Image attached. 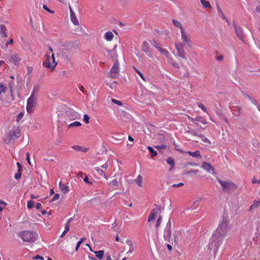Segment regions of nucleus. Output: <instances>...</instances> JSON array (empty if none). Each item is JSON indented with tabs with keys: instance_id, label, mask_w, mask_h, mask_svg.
Wrapping results in <instances>:
<instances>
[{
	"instance_id": "obj_32",
	"label": "nucleus",
	"mask_w": 260,
	"mask_h": 260,
	"mask_svg": "<svg viewBox=\"0 0 260 260\" xmlns=\"http://www.w3.org/2000/svg\"><path fill=\"white\" fill-rule=\"evenodd\" d=\"M72 148L77 151L86 152L87 150V148H83L79 145H74L72 146Z\"/></svg>"
},
{
	"instance_id": "obj_58",
	"label": "nucleus",
	"mask_w": 260,
	"mask_h": 260,
	"mask_svg": "<svg viewBox=\"0 0 260 260\" xmlns=\"http://www.w3.org/2000/svg\"><path fill=\"white\" fill-rule=\"evenodd\" d=\"M200 138H202V140L204 142L208 143L210 144V141L206 137H205L203 135V137H200Z\"/></svg>"
},
{
	"instance_id": "obj_48",
	"label": "nucleus",
	"mask_w": 260,
	"mask_h": 260,
	"mask_svg": "<svg viewBox=\"0 0 260 260\" xmlns=\"http://www.w3.org/2000/svg\"><path fill=\"white\" fill-rule=\"evenodd\" d=\"M34 202L32 200H29L27 202V206L28 209H31L34 207Z\"/></svg>"
},
{
	"instance_id": "obj_50",
	"label": "nucleus",
	"mask_w": 260,
	"mask_h": 260,
	"mask_svg": "<svg viewBox=\"0 0 260 260\" xmlns=\"http://www.w3.org/2000/svg\"><path fill=\"white\" fill-rule=\"evenodd\" d=\"M112 102L113 103H114V104H115L116 105H118L119 106H122V102L121 101H118V100H117L116 99H112Z\"/></svg>"
},
{
	"instance_id": "obj_37",
	"label": "nucleus",
	"mask_w": 260,
	"mask_h": 260,
	"mask_svg": "<svg viewBox=\"0 0 260 260\" xmlns=\"http://www.w3.org/2000/svg\"><path fill=\"white\" fill-rule=\"evenodd\" d=\"M201 3L203 7L206 8H211V6L209 2V1L206 0H201Z\"/></svg>"
},
{
	"instance_id": "obj_36",
	"label": "nucleus",
	"mask_w": 260,
	"mask_h": 260,
	"mask_svg": "<svg viewBox=\"0 0 260 260\" xmlns=\"http://www.w3.org/2000/svg\"><path fill=\"white\" fill-rule=\"evenodd\" d=\"M172 22H173L174 25L175 26H176V27H177L178 28H180L181 30L184 29L183 27V26H182V24H181V22L180 21H179L178 20H176L175 19H173L172 20Z\"/></svg>"
},
{
	"instance_id": "obj_35",
	"label": "nucleus",
	"mask_w": 260,
	"mask_h": 260,
	"mask_svg": "<svg viewBox=\"0 0 260 260\" xmlns=\"http://www.w3.org/2000/svg\"><path fill=\"white\" fill-rule=\"evenodd\" d=\"M148 150H149V152L151 153V157H153L154 156H155L157 155V153L156 151L154 150V149L151 146H148L147 147Z\"/></svg>"
},
{
	"instance_id": "obj_55",
	"label": "nucleus",
	"mask_w": 260,
	"mask_h": 260,
	"mask_svg": "<svg viewBox=\"0 0 260 260\" xmlns=\"http://www.w3.org/2000/svg\"><path fill=\"white\" fill-rule=\"evenodd\" d=\"M23 115L24 113L23 112H21L20 113H19L17 116L16 121L18 122L19 120H20L21 118L23 117Z\"/></svg>"
},
{
	"instance_id": "obj_27",
	"label": "nucleus",
	"mask_w": 260,
	"mask_h": 260,
	"mask_svg": "<svg viewBox=\"0 0 260 260\" xmlns=\"http://www.w3.org/2000/svg\"><path fill=\"white\" fill-rule=\"evenodd\" d=\"M0 31L2 36L4 38H7L8 35L6 33V28L4 25H0Z\"/></svg>"
},
{
	"instance_id": "obj_9",
	"label": "nucleus",
	"mask_w": 260,
	"mask_h": 260,
	"mask_svg": "<svg viewBox=\"0 0 260 260\" xmlns=\"http://www.w3.org/2000/svg\"><path fill=\"white\" fill-rule=\"evenodd\" d=\"M119 62L117 59H116L110 70L111 77L112 78H116L117 77V75L119 73Z\"/></svg>"
},
{
	"instance_id": "obj_10",
	"label": "nucleus",
	"mask_w": 260,
	"mask_h": 260,
	"mask_svg": "<svg viewBox=\"0 0 260 260\" xmlns=\"http://www.w3.org/2000/svg\"><path fill=\"white\" fill-rule=\"evenodd\" d=\"M175 48L177 51V55L183 58H185V52L184 50L183 44L182 43H175Z\"/></svg>"
},
{
	"instance_id": "obj_2",
	"label": "nucleus",
	"mask_w": 260,
	"mask_h": 260,
	"mask_svg": "<svg viewBox=\"0 0 260 260\" xmlns=\"http://www.w3.org/2000/svg\"><path fill=\"white\" fill-rule=\"evenodd\" d=\"M230 229L229 217L226 215H223L219 222L218 227L213 232L209 240L208 250L210 251L213 250L215 254L222 244Z\"/></svg>"
},
{
	"instance_id": "obj_16",
	"label": "nucleus",
	"mask_w": 260,
	"mask_h": 260,
	"mask_svg": "<svg viewBox=\"0 0 260 260\" xmlns=\"http://www.w3.org/2000/svg\"><path fill=\"white\" fill-rule=\"evenodd\" d=\"M116 47L117 46L115 45L114 47L111 50L107 49V51L108 53V56L110 57V58L112 59L113 60H116L117 57Z\"/></svg>"
},
{
	"instance_id": "obj_8",
	"label": "nucleus",
	"mask_w": 260,
	"mask_h": 260,
	"mask_svg": "<svg viewBox=\"0 0 260 260\" xmlns=\"http://www.w3.org/2000/svg\"><path fill=\"white\" fill-rule=\"evenodd\" d=\"M233 24L237 37L240 40L244 42L245 40V36L242 29L239 25H238L236 24L235 21H233Z\"/></svg>"
},
{
	"instance_id": "obj_41",
	"label": "nucleus",
	"mask_w": 260,
	"mask_h": 260,
	"mask_svg": "<svg viewBox=\"0 0 260 260\" xmlns=\"http://www.w3.org/2000/svg\"><path fill=\"white\" fill-rule=\"evenodd\" d=\"M7 87L2 82L0 84V95L6 92Z\"/></svg>"
},
{
	"instance_id": "obj_29",
	"label": "nucleus",
	"mask_w": 260,
	"mask_h": 260,
	"mask_svg": "<svg viewBox=\"0 0 260 260\" xmlns=\"http://www.w3.org/2000/svg\"><path fill=\"white\" fill-rule=\"evenodd\" d=\"M105 38L108 41H111L112 40L114 35L111 31H107L105 34Z\"/></svg>"
},
{
	"instance_id": "obj_6",
	"label": "nucleus",
	"mask_w": 260,
	"mask_h": 260,
	"mask_svg": "<svg viewBox=\"0 0 260 260\" xmlns=\"http://www.w3.org/2000/svg\"><path fill=\"white\" fill-rule=\"evenodd\" d=\"M38 97L37 96L31 95L27 99L26 110L27 112L30 114L35 110V108L37 104Z\"/></svg>"
},
{
	"instance_id": "obj_4",
	"label": "nucleus",
	"mask_w": 260,
	"mask_h": 260,
	"mask_svg": "<svg viewBox=\"0 0 260 260\" xmlns=\"http://www.w3.org/2000/svg\"><path fill=\"white\" fill-rule=\"evenodd\" d=\"M18 236L24 242H34L38 238V234L33 232L24 231L20 232Z\"/></svg>"
},
{
	"instance_id": "obj_31",
	"label": "nucleus",
	"mask_w": 260,
	"mask_h": 260,
	"mask_svg": "<svg viewBox=\"0 0 260 260\" xmlns=\"http://www.w3.org/2000/svg\"><path fill=\"white\" fill-rule=\"evenodd\" d=\"M39 89H40L39 85L35 84L33 87V89L31 92V95L38 96V94H37V92L39 90Z\"/></svg>"
},
{
	"instance_id": "obj_45",
	"label": "nucleus",
	"mask_w": 260,
	"mask_h": 260,
	"mask_svg": "<svg viewBox=\"0 0 260 260\" xmlns=\"http://www.w3.org/2000/svg\"><path fill=\"white\" fill-rule=\"evenodd\" d=\"M110 185L112 186H115V187L118 186V181L117 179H115L113 180L112 181H111V182L110 183Z\"/></svg>"
},
{
	"instance_id": "obj_24",
	"label": "nucleus",
	"mask_w": 260,
	"mask_h": 260,
	"mask_svg": "<svg viewBox=\"0 0 260 260\" xmlns=\"http://www.w3.org/2000/svg\"><path fill=\"white\" fill-rule=\"evenodd\" d=\"M216 7L218 11V14L223 19H226V17L224 14L222 10L220 8L219 5L218 3H216Z\"/></svg>"
},
{
	"instance_id": "obj_56",
	"label": "nucleus",
	"mask_w": 260,
	"mask_h": 260,
	"mask_svg": "<svg viewBox=\"0 0 260 260\" xmlns=\"http://www.w3.org/2000/svg\"><path fill=\"white\" fill-rule=\"evenodd\" d=\"M161 220H162V217L161 216H159L157 220V221H156V227H158L159 226L160 224V223L161 222Z\"/></svg>"
},
{
	"instance_id": "obj_52",
	"label": "nucleus",
	"mask_w": 260,
	"mask_h": 260,
	"mask_svg": "<svg viewBox=\"0 0 260 260\" xmlns=\"http://www.w3.org/2000/svg\"><path fill=\"white\" fill-rule=\"evenodd\" d=\"M198 107L201 108L203 111L207 112V109L203 104L198 103Z\"/></svg>"
},
{
	"instance_id": "obj_57",
	"label": "nucleus",
	"mask_w": 260,
	"mask_h": 260,
	"mask_svg": "<svg viewBox=\"0 0 260 260\" xmlns=\"http://www.w3.org/2000/svg\"><path fill=\"white\" fill-rule=\"evenodd\" d=\"M169 62L170 64H172V66L176 68H179L178 64L177 63H176V62H173V61H172V59L171 60H169Z\"/></svg>"
},
{
	"instance_id": "obj_30",
	"label": "nucleus",
	"mask_w": 260,
	"mask_h": 260,
	"mask_svg": "<svg viewBox=\"0 0 260 260\" xmlns=\"http://www.w3.org/2000/svg\"><path fill=\"white\" fill-rule=\"evenodd\" d=\"M94 253L95 254L96 257H98L99 259L101 260L104 257L105 252L104 250H99L94 251Z\"/></svg>"
},
{
	"instance_id": "obj_64",
	"label": "nucleus",
	"mask_w": 260,
	"mask_h": 260,
	"mask_svg": "<svg viewBox=\"0 0 260 260\" xmlns=\"http://www.w3.org/2000/svg\"><path fill=\"white\" fill-rule=\"evenodd\" d=\"M27 74H30L32 71V67H29L27 68Z\"/></svg>"
},
{
	"instance_id": "obj_33",
	"label": "nucleus",
	"mask_w": 260,
	"mask_h": 260,
	"mask_svg": "<svg viewBox=\"0 0 260 260\" xmlns=\"http://www.w3.org/2000/svg\"><path fill=\"white\" fill-rule=\"evenodd\" d=\"M150 42L151 44L152 45V46L154 47V48H156L157 50L158 49V48L161 47L160 44H159L158 43H157V42L156 41V40L155 39H154L152 40H150Z\"/></svg>"
},
{
	"instance_id": "obj_23",
	"label": "nucleus",
	"mask_w": 260,
	"mask_h": 260,
	"mask_svg": "<svg viewBox=\"0 0 260 260\" xmlns=\"http://www.w3.org/2000/svg\"><path fill=\"white\" fill-rule=\"evenodd\" d=\"M59 188L61 189V192L66 193L69 191V187L68 186L63 184L61 182L59 183Z\"/></svg>"
},
{
	"instance_id": "obj_22",
	"label": "nucleus",
	"mask_w": 260,
	"mask_h": 260,
	"mask_svg": "<svg viewBox=\"0 0 260 260\" xmlns=\"http://www.w3.org/2000/svg\"><path fill=\"white\" fill-rule=\"evenodd\" d=\"M186 153L188 154L189 155H190L193 157L200 158L202 157V156L200 154V151L199 150H196L194 152H192V151H187L186 152Z\"/></svg>"
},
{
	"instance_id": "obj_49",
	"label": "nucleus",
	"mask_w": 260,
	"mask_h": 260,
	"mask_svg": "<svg viewBox=\"0 0 260 260\" xmlns=\"http://www.w3.org/2000/svg\"><path fill=\"white\" fill-rule=\"evenodd\" d=\"M158 151H160L161 149H165L167 147V146L165 144H162L160 145H158L155 147Z\"/></svg>"
},
{
	"instance_id": "obj_11",
	"label": "nucleus",
	"mask_w": 260,
	"mask_h": 260,
	"mask_svg": "<svg viewBox=\"0 0 260 260\" xmlns=\"http://www.w3.org/2000/svg\"><path fill=\"white\" fill-rule=\"evenodd\" d=\"M66 113L71 120H75L78 118L77 113L71 108L68 107L66 109Z\"/></svg>"
},
{
	"instance_id": "obj_5",
	"label": "nucleus",
	"mask_w": 260,
	"mask_h": 260,
	"mask_svg": "<svg viewBox=\"0 0 260 260\" xmlns=\"http://www.w3.org/2000/svg\"><path fill=\"white\" fill-rule=\"evenodd\" d=\"M216 179L221 184L222 189L224 192L233 190L237 188L236 184L232 181H222L218 177Z\"/></svg>"
},
{
	"instance_id": "obj_40",
	"label": "nucleus",
	"mask_w": 260,
	"mask_h": 260,
	"mask_svg": "<svg viewBox=\"0 0 260 260\" xmlns=\"http://www.w3.org/2000/svg\"><path fill=\"white\" fill-rule=\"evenodd\" d=\"M81 125V123L80 122L76 121L75 122H73L70 123L68 126V128H71L73 127H78V126H80Z\"/></svg>"
},
{
	"instance_id": "obj_46",
	"label": "nucleus",
	"mask_w": 260,
	"mask_h": 260,
	"mask_svg": "<svg viewBox=\"0 0 260 260\" xmlns=\"http://www.w3.org/2000/svg\"><path fill=\"white\" fill-rule=\"evenodd\" d=\"M84 238H81L77 243L76 244V248H75V250L76 251H77L78 248H79L80 245L81 244V243L84 241Z\"/></svg>"
},
{
	"instance_id": "obj_44",
	"label": "nucleus",
	"mask_w": 260,
	"mask_h": 260,
	"mask_svg": "<svg viewBox=\"0 0 260 260\" xmlns=\"http://www.w3.org/2000/svg\"><path fill=\"white\" fill-rule=\"evenodd\" d=\"M89 119L90 117L87 114L84 115L83 120L86 124L89 123Z\"/></svg>"
},
{
	"instance_id": "obj_47",
	"label": "nucleus",
	"mask_w": 260,
	"mask_h": 260,
	"mask_svg": "<svg viewBox=\"0 0 260 260\" xmlns=\"http://www.w3.org/2000/svg\"><path fill=\"white\" fill-rule=\"evenodd\" d=\"M135 72L141 77V78L144 80L146 81L145 78L143 74L138 69L135 68Z\"/></svg>"
},
{
	"instance_id": "obj_14",
	"label": "nucleus",
	"mask_w": 260,
	"mask_h": 260,
	"mask_svg": "<svg viewBox=\"0 0 260 260\" xmlns=\"http://www.w3.org/2000/svg\"><path fill=\"white\" fill-rule=\"evenodd\" d=\"M202 167L209 173L212 172V174L215 173L214 168L210 164L206 161H204L202 162Z\"/></svg>"
},
{
	"instance_id": "obj_18",
	"label": "nucleus",
	"mask_w": 260,
	"mask_h": 260,
	"mask_svg": "<svg viewBox=\"0 0 260 260\" xmlns=\"http://www.w3.org/2000/svg\"><path fill=\"white\" fill-rule=\"evenodd\" d=\"M46 57V61L43 62V66L46 67L47 68L50 69L51 68L52 70H53L54 67L57 64V63H55L53 66H51L50 62V56L48 54L45 55Z\"/></svg>"
},
{
	"instance_id": "obj_1",
	"label": "nucleus",
	"mask_w": 260,
	"mask_h": 260,
	"mask_svg": "<svg viewBox=\"0 0 260 260\" xmlns=\"http://www.w3.org/2000/svg\"><path fill=\"white\" fill-rule=\"evenodd\" d=\"M230 229L229 217L226 215H223L219 222L218 227L213 232L209 240L208 250L210 251L213 250L215 254L222 244Z\"/></svg>"
},
{
	"instance_id": "obj_20",
	"label": "nucleus",
	"mask_w": 260,
	"mask_h": 260,
	"mask_svg": "<svg viewBox=\"0 0 260 260\" xmlns=\"http://www.w3.org/2000/svg\"><path fill=\"white\" fill-rule=\"evenodd\" d=\"M21 59L18 57L17 54H14L10 56V61L13 63L15 65L20 64Z\"/></svg>"
},
{
	"instance_id": "obj_53",
	"label": "nucleus",
	"mask_w": 260,
	"mask_h": 260,
	"mask_svg": "<svg viewBox=\"0 0 260 260\" xmlns=\"http://www.w3.org/2000/svg\"><path fill=\"white\" fill-rule=\"evenodd\" d=\"M43 8L44 10H46L47 11H48V12H49L51 14H53L54 12L53 11L50 10V9H49L47 6L45 5H44L43 6Z\"/></svg>"
},
{
	"instance_id": "obj_12",
	"label": "nucleus",
	"mask_w": 260,
	"mask_h": 260,
	"mask_svg": "<svg viewBox=\"0 0 260 260\" xmlns=\"http://www.w3.org/2000/svg\"><path fill=\"white\" fill-rule=\"evenodd\" d=\"M181 39L183 40L185 45L187 47H191V44L190 43V40L188 38L187 35L184 32V29L181 30Z\"/></svg>"
},
{
	"instance_id": "obj_38",
	"label": "nucleus",
	"mask_w": 260,
	"mask_h": 260,
	"mask_svg": "<svg viewBox=\"0 0 260 260\" xmlns=\"http://www.w3.org/2000/svg\"><path fill=\"white\" fill-rule=\"evenodd\" d=\"M94 169L97 171V172L104 177L105 179H107V176L105 173V172L101 169H100L99 167H95Z\"/></svg>"
},
{
	"instance_id": "obj_28",
	"label": "nucleus",
	"mask_w": 260,
	"mask_h": 260,
	"mask_svg": "<svg viewBox=\"0 0 260 260\" xmlns=\"http://www.w3.org/2000/svg\"><path fill=\"white\" fill-rule=\"evenodd\" d=\"M158 50L160 52V53L165 55L167 58H170V54L167 50L163 49L161 47H160L159 48H158Z\"/></svg>"
},
{
	"instance_id": "obj_60",
	"label": "nucleus",
	"mask_w": 260,
	"mask_h": 260,
	"mask_svg": "<svg viewBox=\"0 0 260 260\" xmlns=\"http://www.w3.org/2000/svg\"><path fill=\"white\" fill-rule=\"evenodd\" d=\"M184 185V183L182 182H180L178 184H174L172 186L173 187H181Z\"/></svg>"
},
{
	"instance_id": "obj_19",
	"label": "nucleus",
	"mask_w": 260,
	"mask_h": 260,
	"mask_svg": "<svg viewBox=\"0 0 260 260\" xmlns=\"http://www.w3.org/2000/svg\"><path fill=\"white\" fill-rule=\"evenodd\" d=\"M231 110L233 114L235 116H240L243 112L242 108L239 107H232L231 108Z\"/></svg>"
},
{
	"instance_id": "obj_62",
	"label": "nucleus",
	"mask_w": 260,
	"mask_h": 260,
	"mask_svg": "<svg viewBox=\"0 0 260 260\" xmlns=\"http://www.w3.org/2000/svg\"><path fill=\"white\" fill-rule=\"evenodd\" d=\"M251 182L252 183H258L259 184H260V179L259 180H257L255 177H254L252 179V181H251Z\"/></svg>"
},
{
	"instance_id": "obj_61",
	"label": "nucleus",
	"mask_w": 260,
	"mask_h": 260,
	"mask_svg": "<svg viewBox=\"0 0 260 260\" xmlns=\"http://www.w3.org/2000/svg\"><path fill=\"white\" fill-rule=\"evenodd\" d=\"M79 89L84 93L86 94L87 95H88V94L87 93V91L84 90V87L83 86H82V85L80 86H79Z\"/></svg>"
},
{
	"instance_id": "obj_59",
	"label": "nucleus",
	"mask_w": 260,
	"mask_h": 260,
	"mask_svg": "<svg viewBox=\"0 0 260 260\" xmlns=\"http://www.w3.org/2000/svg\"><path fill=\"white\" fill-rule=\"evenodd\" d=\"M34 259H41V260H44V257L42 256H40L39 255H37L33 257Z\"/></svg>"
},
{
	"instance_id": "obj_7",
	"label": "nucleus",
	"mask_w": 260,
	"mask_h": 260,
	"mask_svg": "<svg viewBox=\"0 0 260 260\" xmlns=\"http://www.w3.org/2000/svg\"><path fill=\"white\" fill-rule=\"evenodd\" d=\"M171 218H169L168 221L167 223L166 226L164 230V239L166 241H168V242L171 241V239L172 240L171 238Z\"/></svg>"
},
{
	"instance_id": "obj_43",
	"label": "nucleus",
	"mask_w": 260,
	"mask_h": 260,
	"mask_svg": "<svg viewBox=\"0 0 260 260\" xmlns=\"http://www.w3.org/2000/svg\"><path fill=\"white\" fill-rule=\"evenodd\" d=\"M136 183L139 186H142V177L140 175H139L137 178L135 180Z\"/></svg>"
},
{
	"instance_id": "obj_3",
	"label": "nucleus",
	"mask_w": 260,
	"mask_h": 260,
	"mask_svg": "<svg viewBox=\"0 0 260 260\" xmlns=\"http://www.w3.org/2000/svg\"><path fill=\"white\" fill-rule=\"evenodd\" d=\"M76 48V43L72 42H66L61 46L60 51L64 59L70 61V57L68 54L72 52Z\"/></svg>"
},
{
	"instance_id": "obj_51",
	"label": "nucleus",
	"mask_w": 260,
	"mask_h": 260,
	"mask_svg": "<svg viewBox=\"0 0 260 260\" xmlns=\"http://www.w3.org/2000/svg\"><path fill=\"white\" fill-rule=\"evenodd\" d=\"M60 197V195L59 193H56L55 194L53 197L52 198V199L50 201V202H53L54 201H56L57 200H58Z\"/></svg>"
},
{
	"instance_id": "obj_26",
	"label": "nucleus",
	"mask_w": 260,
	"mask_h": 260,
	"mask_svg": "<svg viewBox=\"0 0 260 260\" xmlns=\"http://www.w3.org/2000/svg\"><path fill=\"white\" fill-rule=\"evenodd\" d=\"M126 243L127 245H128L129 246V249L127 252V253H132L133 251H134V247L133 244V242L131 240L129 239H127L126 240Z\"/></svg>"
},
{
	"instance_id": "obj_42",
	"label": "nucleus",
	"mask_w": 260,
	"mask_h": 260,
	"mask_svg": "<svg viewBox=\"0 0 260 260\" xmlns=\"http://www.w3.org/2000/svg\"><path fill=\"white\" fill-rule=\"evenodd\" d=\"M260 206V200L259 201H254L252 205H251L250 207V210L252 209L255 208Z\"/></svg>"
},
{
	"instance_id": "obj_17",
	"label": "nucleus",
	"mask_w": 260,
	"mask_h": 260,
	"mask_svg": "<svg viewBox=\"0 0 260 260\" xmlns=\"http://www.w3.org/2000/svg\"><path fill=\"white\" fill-rule=\"evenodd\" d=\"M70 9V17H71V20L73 23L74 25H79V22L75 14L74 13L73 10H72L71 6H69Z\"/></svg>"
},
{
	"instance_id": "obj_34",
	"label": "nucleus",
	"mask_w": 260,
	"mask_h": 260,
	"mask_svg": "<svg viewBox=\"0 0 260 260\" xmlns=\"http://www.w3.org/2000/svg\"><path fill=\"white\" fill-rule=\"evenodd\" d=\"M167 162L171 166V169H174L175 167V161L173 158L171 157H168L167 160Z\"/></svg>"
},
{
	"instance_id": "obj_63",
	"label": "nucleus",
	"mask_w": 260,
	"mask_h": 260,
	"mask_svg": "<svg viewBox=\"0 0 260 260\" xmlns=\"http://www.w3.org/2000/svg\"><path fill=\"white\" fill-rule=\"evenodd\" d=\"M84 181L87 184L90 183V182L89 181V179L87 176H85V177L83 178Z\"/></svg>"
},
{
	"instance_id": "obj_15",
	"label": "nucleus",
	"mask_w": 260,
	"mask_h": 260,
	"mask_svg": "<svg viewBox=\"0 0 260 260\" xmlns=\"http://www.w3.org/2000/svg\"><path fill=\"white\" fill-rule=\"evenodd\" d=\"M8 137L10 140H15L20 137V132L18 129L11 131L9 133Z\"/></svg>"
},
{
	"instance_id": "obj_21",
	"label": "nucleus",
	"mask_w": 260,
	"mask_h": 260,
	"mask_svg": "<svg viewBox=\"0 0 260 260\" xmlns=\"http://www.w3.org/2000/svg\"><path fill=\"white\" fill-rule=\"evenodd\" d=\"M142 49L144 52H145L146 53L148 54L151 53L149 44L146 41H144L143 42L142 45Z\"/></svg>"
},
{
	"instance_id": "obj_54",
	"label": "nucleus",
	"mask_w": 260,
	"mask_h": 260,
	"mask_svg": "<svg viewBox=\"0 0 260 260\" xmlns=\"http://www.w3.org/2000/svg\"><path fill=\"white\" fill-rule=\"evenodd\" d=\"M21 176V173L20 171H18L17 173L15 174L14 178L16 180H18L20 178Z\"/></svg>"
},
{
	"instance_id": "obj_25",
	"label": "nucleus",
	"mask_w": 260,
	"mask_h": 260,
	"mask_svg": "<svg viewBox=\"0 0 260 260\" xmlns=\"http://www.w3.org/2000/svg\"><path fill=\"white\" fill-rule=\"evenodd\" d=\"M189 119L192 122H194L195 121H200V122H201V123H202L203 124H206L207 123V122H206V120L204 119L202 116H198V117H196L194 118H190V119Z\"/></svg>"
},
{
	"instance_id": "obj_39",
	"label": "nucleus",
	"mask_w": 260,
	"mask_h": 260,
	"mask_svg": "<svg viewBox=\"0 0 260 260\" xmlns=\"http://www.w3.org/2000/svg\"><path fill=\"white\" fill-rule=\"evenodd\" d=\"M187 133L190 134L191 135H192L193 136H198V137H203V135L201 134H200L199 133L194 131L193 130H189L186 132Z\"/></svg>"
},
{
	"instance_id": "obj_13",
	"label": "nucleus",
	"mask_w": 260,
	"mask_h": 260,
	"mask_svg": "<svg viewBox=\"0 0 260 260\" xmlns=\"http://www.w3.org/2000/svg\"><path fill=\"white\" fill-rule=\"evenodd\" d=\"M157 207V209H153L152 210L150 215H149L148 221L149 222L151 220H153L155 217H156L157 213H158V210H160V206H157L156 204L154 205Z\"/></svg>"
}]
</instances>
